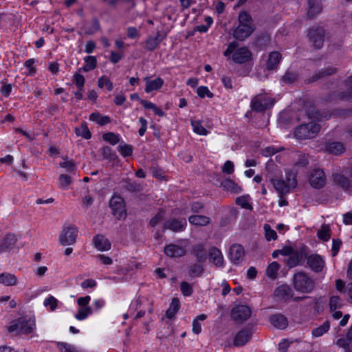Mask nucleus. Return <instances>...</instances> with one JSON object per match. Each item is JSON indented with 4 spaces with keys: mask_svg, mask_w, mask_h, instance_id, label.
Instances as JSON below:
<instances>
[{
    "mask_svg": "<svg viewBox=\"0 0 352 352\" xmlns=\"http://www.w3.org/2000/svg\"><path fill=\"white\" fill-rule=\"evenodd\" d=\"M239 25L234 30L233 36L239 41H244L253 32L254 28L252 16L245 11H242L238 16Z\"/></svg>",
    "mask_w": 352,
    "mask_h": 352,
    "instance_id": "1",
    "label": "nucleus"
},
{
    "mask_svg": "<svg viewBox=\"0 0 352 352\" xmlns=\"http://www.w3.org/2000/svg\"><path fill=\"white\" fill-rule=\"evenodd\" d=\"M239 44L236 41L230 43L224 51L223 55L226 57H229L232 54V60L236 64H242L250 60L251 51L246 47L237 48Z\"/></svg>",
    "mask_w": 352,
    "mask_h": 352,
    "instance_id": "2",
    "label": "nucleus"
},
{
    "mask_svg": "<svg viewBox=\"0 0 352 352\" xmlns=\"http://www.w3.org/2000/svg\"><path fill=\"white\" fill-rule=\"evenodd\" d=\"M293 285L297 292L309 294L314 289L315 282L306 272L299 271L294 274Z\"/></svg>",
    "mask_w": 352,
    "mask_h": 352,
    "instance_id": "3",
    "label": "nucleus"
},
{
    "mask_svg": "<svg viewBox=\"0 0 352 352\" xmlns=\"http://www.w3.org/2000/svg\"><path fill=\"white\" fill-rule=\"evenodd\" d=\"M36 327L35 319L31 317H21L14 320L8 327L10 333L17 331L19 334H29Z\"/></svg>",
    "mask_w": 352,
    "mask_h": 352,
    "instance_id": "4",
    "label": "nucleus"
},
{
    "mask_svg": "<svg viewBox=\"0 0 352 352\" xmlns=\"http://www.w3.org/2000/svg\"><path fill=\"white\" fill-rule=\"evenodd\" d=\"M286 180L287 182H285L282 179L274 178L270 179V183L279 195L287 194L290 188H295L297 185L296 176L292 173L286 175Z\"/></svg>",
    "mask_w": 352,
    "mask_h": 352,
    "instance_id": "5",
    "label": "nucleus"
},
{
    "mask_svg": "<svg viewBox=\"0 0 352 352\" xmlns=\"http://www.w3.org/2000/svg\"><path fill=\"white\" fill-rule=\"evenodd\" d=\"M320 130V126L315 122L301 124L296 129L295 137L299 140L314 138Z\"/></svg>",
    "mask_w": 352,
    "mask_h": 352,
    "instance_id": "6",
    "label": "nucleus"
},
{
    "mask_svg": "<svg viewBox=\"0 0 352 352\" xmlns=\"http://www.w3.org/2000/svg\"><path fill=\"white\" fill-rule=\"evenodd\" d=\"M274 104V100L267 93H260L256 95L251 100V109L257 112H261L270 108Z\"/></svg>",
    "mask_w": 352,
    "mask_h": 352,
    "instance_id": "7",
    "label": "nucleus"
},
{
    "mask_svg": "<svg viewBox=\"0 0 352 352\" xmlns=\"http://www.w3.org/2000/svg\"><path fill=\"white\" fill-rule=\"evenodd\" d=\"M109 207L112 214L117 219H125L126 210L123 199L119 195H114L109 201Z\"/></svg>",
    "mask_w": 352,
    "mask_h": 352,
    "instance_id": "8",
    "label": "nucleus"
},
{
    "mask_svg": "<svg viewBox=\"0 0 352 352\" xmlns=\"http://www.w3.org/2000/svg\"><path fill=\"white\" fill-rule=\"evenodd\" d=\"M307 36L314 47L320 49L324 43V30L321 27H313L308 30Z\"/></svg>",
    "mask_w": 352,
    "mask_h": 352,
    "instance_id": "9",
    "label": "nucleus"
},
{
    "mask_svg": "<svg viewBox=\"0 0 352 352\" xmlns=\"http://www.w3.org/2000/svg\"><path fill=\"white\" fill-rule=\"evenodd\" d=\"M78 228L72 226L64 228L60 234V242L63 245H71L76 243Z\"/></svg>",
    "mask_w": 352,
    "mask_h": 352,
    "instance_id": "10",
    "label": "nucleus"
},
{
    "mask_svg": "<svg viewBox=\"0 0 352 352\" xmlns=\"http://www.w3.org/2000/svg\"><path fill=\"white\" fill-rule=\"evenodd\" d=\"M307 253L305 248H302L293 250V253L285 260V263L289 268L300 265L307 258Z\"/></svg>",
    "mask_w": 352,
    "mask_h": 352,
    "instance_id": "11",
    "label": "nucleus"
},
{
    "mask_svg": "<svg viewBox=\"0 0 352 352\" xmlns=\"http://www.w3.org/2000/svg\"><path fill=\"white\" fill-rule=\"evenodd\" d=\"M309 181L313 188L316 189L322 188L327 181L323 170L320 168L313 169L309 174Z\"/></svg>",
    "mask_w": 352,
    "mask_h": 352,
    "instance_id": "12",
    "label": "nucleus"
},
{
    "mask_svg": "<svg viewBox=\"0 0 352 352\" xmlns=\"http://www.w3.org/2000/svg\"><path fill=\"white\" fill-rule=\"evenodd\" d=\"M307 263L312 271L317 273L322 272L325 265L324 260L317 254H312L307 256Z\"/></svg>",
    "mask_w": 352,
    "mask_h": 352,
    "instance_id": "13",
    "label": "nucleus"
},
{
    "mask_svg": "<svg viewBox=\"0 0 352 352\" xmlns=\"http://www.w3.org/2000/svg\"><path fill=\"white\" fill-rule=\"evenodd\" d=\"M187 226V221L185 219H177L175 218L166 221L163 227V230H170L175 232L184 231Z\"/></svg>",
    "mask_w": 352,
    "mask_h": 352,
    "instance_id": "14",
    "label": "nucleus"
},
{
    "mask_svg": "<svg viewBox=\"0 0 352 352\" xmlns=\"http://www.w3.org/2000/svg\"><path fill=\"white\" fill-rule=\"evenodd\" d=\"M250 314V309L246 305H237L232 309L231 312L232 318L238 322L248 320Z\"/></svg>",
    "mask_w": 352,
    "mask_h": 352,
    "instance_id": "15",
    "label": "nucleus"
},
{
    "mask_svg": "<svg viewBox=\"0 0 352 352\" xmlns=\"http://www.w3.org/2000/svg\"><path fill=\"white\" fill-rule=\"evenodd\" d=\"M347 173L346 170H343L333 175L334 183L345 190L352 188V181L346 176Z\"/></svg>",
    "mask_w": 352,
    "mask_h": 352,
    "instance_id": "16",
    "label": "nucleus"
},
{
    "mask_svg": "<svg viewBox=\"0 0 352 352\" xmlns=\"http://www.w3.org/2000/svg\"><path fill=\"white\" fill-rule=\"evenodd\" d=\"M245 251L240 244H234L230 248L229 258L234 264L241 263L244 258Z\"/></svg>",
    "mask_w": 352,
    "mask_h": 352,
    "instance_id": "17",
    "label": "nucleus"
},
{
    "mask_svg": "<svg viewBox=\"0 0 352 352\" xmlns=\"http://www.w3.org/2000/svg\"><path fill=\"white\" fill-rule=\"evenodd\" d=\"M209 260L217 267H224V258L221 251L216 247H212L209 250Z\"/></svg>",
    "mask_w": 352,
    "mask_h": 352,
    "instance_id": "18",
    "label": "nucleus"
},
{
    "mask_svg": "<svg viewBox=\"0 0 352 352\" xmlns=\"http://www.w3.org/2000/svg\"><path fill=\"white\" fill-rule=\"evenodd\" d=\"M164 252L169 257H182L186 254L185 248L177 244H169L164 247Z\"/></svg>",
    "mask_w": 352,
    "mask_h": 352,
    "instance_id": "19",
    "label": "nucleus"
},
{
    "mask_svg": "<svg viewBox=\"0 0 352 352\" xmlns=\"http://www.w3.org/2000/svg\"><path fill=\"white\" fill-rule=\"evenodd\" d=\"M252 333L248 329H242L239 333H236L234 340V345L236 346H241L245 345L249 340L251 339Z\"/></svg>",
    "mask_w": 352,
    "mask_h": 352,
    "instance_id": "20",
    "label": "nucleus"
},
{
    "mask_svg": "<svg viewBox=\"0 0 352 352\" xmlns=\"http://www.w3.org/2000/svg\"><path fill=\"white\" fill-rule=\"evenodd\" d=\"M144 80L146 84V93H151L153 91H157L164 85V80L160 77H157L153 80H151L148 77H145Z\"/></svg>",
    "mask_w": 352,
    "mask_h": 352,
    "instance_id": "21",
    "label": "nucleus"
},
{
    "mask_svg": "<svg viewBox=\"0 0 352 352\" xmlns=\"http://www.w3.org/2000/svg\"><path fill=\"white\" fill-rule=\"evenodd\" d=\"M93 241L94 247L99 251H107L111 249L110 241L103 235H96L94 237Z\"/></svg>",
    "mask_w": 352,
    "mask_h": 352,
    "instance_id": "22",
    "label": "nucleus"
},
{
    "mask_svg": "<svg viewBox=\"0 0 352 352\" xmlns=\"http://www.w3.org/2000/svg\"><path fill=\"white\" fill-rule=\"evenodd\" d=\"M270 321L274 327L280 329H284L288 326L287 318L281 314L271 316Z\"/></svg>",
    "mask_w": 352,
    "mask_h": 352,
    "instance_id": "23",
    "label": "nucleus"
},
{
    "mask_svg": "<svg viewBox=\"0 0 352 352\" xmlns=\"http://www.w3.org/2000/svg\"><path fill=\"white\" fill-rule=\"evenodd\" d=\"M188 221L195 226H206L211 222V219L205 215L194 214L188 217Z\"/></svg>",
    "mask_w": 352,
    "mask_h": 352,
    "instance_id": "24",
    "label": "nucleus"
},
{
    "mask_svg": "<svg viewBox=\"0 0 352 352\" xmlns=\"http://www.w3.org/2000/svg\"><path fill=\"white\" fill-rule=\"evenodd\" d=\"M308 11L307 18L313 19L322 10V6L319 0H308Z\"/></svg>",
    "mask_w": 352,
    "mask_h": 352,
    "instance_id": "25",
    "label": "nucleus"
},
{
    "mask_svg": "<svg viewBox=\"0 0 352 352\" xmlns=\"http://www.w3.org/2000/svg\"><path fill=\"white\" fill-rule=\"evenodd\" d=\"M274 294L278 298L288 300L293 296V291L287 285H282L275 289Z\"/></svg>",
    "mask_w": 352,
    "mask_h": 352,
    "instance_id": "26",
    "label": "nucleus"
},
{
    "mask_svg": "<svg viewBox=\"0 0 352 352\" xmlns=\"http://www.w3.org/2000/svg\"><path fill=\"white\" fill-rule=\"evenodd\" d=\"M325 150L331 154L339 155L345 151V147L341 142H333L326 144Z\"/></svg>",
    "mask_w": 352,
    "mask_h": 352,
    "instance_id": "27",
    "label": "nucleus"
},
{
    "mask_svg": "<svg viewBox=\"0 0 352 352\" xmlns=\"http://www.w3.org/2000/svg\"><path fill=\"white\" fill-rule=\"evenodd\" d=\"M192 254L197 258L198 263H204L207 258V254L203 244H197L192 248Z\"/></svg>",
    "mask_w": 352,
    "mask_h": 352,
    "instance_id": "28",
    "label": "nucleus"
},
{
    "mask_svg": "<svg viewBox=\"0 0 352 352\" xmlns=\"http://www.w3.org/2000/svg\"><path fill=\"white\" fill-rule=\"evenodd\" d=\"M282 58L281 54L278 52H272L266 63V67L269 70L276 68Z\"/></svg>",
    "mask_w": 352,
    "mask_h": 352,
    "instance_id": "29",
    "label": "nucleus"
},
{
    "mask_svg": "<svg viewBox=\"0 0 352 352\" xmlns=\"http://www.w3.org/2000/svg\"><path fill=\"white\" fill-rule=\"evenodd\" d=\"M222 187L227 191L239 194L242 191V188L233 180L226 179L221 182Z\"/></svg>",
    "mask_w": 352,
    "mask_h": 352,
    "instance_id": "30",
    "label": "nucleus"
},
{
    "mask_svg": "<svg viewBox=\"0 0 352 352\" xmlns=\"http://www.w3.org/2000/svg\"><path fill=\"white\" fill-rule=\"evenodd\" d=\"M16 276L10 273L3 272L0 274V283L6 286H14L17 283Z\"/></svg>",
    "mask_w": 352,
    "mask_h": 352,
    "instance_id": "31",
    "label": "nucleus"
},
{
    "mask_svg": "<svg viewBox=\"0 0 352 352\" xmlns=\"http://www.w3.org/2000/svg\"><path fill=\"white\" fill-rule=\"evenodd\" d=\"M345 85L348 90L347 93H339L337 98L343 101H352V76L345 81Z\"/></svg>",
    "mask_w": 352,
    "mask_h": 352,
    "instance_id": "32",
    "label": "nucleus"
},
{
    "mask_svg": "<svg viewBox=\"0 0 352 352\" xmlns=\"http://www.w3.org/2000/svg\"><path fill=\"white\" fill-rule=\"evenodd\" d=\"M89 120L96 122L100 126H104L111 122V118L108 116H102L98 112H94L89 116Z\"/></svg>",
    "mask_w": 352,
    "mask_h": 352,
    "instance_id": "33",
    "label": "nucleus"
},
{
    "mask_svg": "<svg viewBox=\"0 0 352 352\" xmlns=\"http://www.w3.org/2000/svg\"><path fill=\"white\" fill-rule=\"evenodd\" d=\"M204 268L202 264L196 263L188 268V274L192 278L200 277L204 273Z\"/></svg>",
    "mask_w": 352,
    "mask_h": 352,
    "instance_id": "34",
    "label": "nucleus"
},
{
    "mask_svg": "<svg viewBox=\"0 0 352 352\" xmlns=\"http://www.w3.org/2000/svg\"><path fill=\"white\" fill-rule=\"evenodd\" d=\"M17 239L14 234H7L3 239L2 245H0V252H2L5 250L8 249L14 245Z\"/></svg>",
    "mask_w": 352,
    "mask_h": 352,
    "instance_id": "35",
    "label": "nucleus"
},
{
    "mask_svg": "<svg viewBox=\"0 0 352 352\" xmlns=\"http://www.w3.org/2000/svg\"><path fill=\"white\" fill-rule=\"evenodd\" d=\"M97 66L96 58L94 56H88L85 58V65L79 71L82 70L85 72L94 69Z\"/></svg>",
    "mask_w": 352,
    "mask_h": 352,
    "instance_id": "36",
    "label": "nucleus"
},
{
    "mask_svg": "<svg viewBox=\"0 0 352 352\" xmlns=\"http://www.w3.org/2000/svg\"><path fill=\"white\" fill-rule=\"evenodd\" d=\"M162 39L160 38V32H157L155 36H149L146 41V48L148 51H153L160 43Z\"/></svg>",
    "mask_w": 352,
    "mask_h": 352,
    "instance_id": "37",
    "label": "nucleus"
},
{
    "mask_svg": "<svg viewBox=\"0 0 352 352\" xmlns=\"http://www.w3.org/2000/svg\"><path fill=\"white\" fill-rule=\"evenodd\" d=\"M179 300L178 298H173L170 304L169 308L166 312V316L171 319L173 318L175 314L179 311Z\"/></svg>",
    "mask_w": 352,
    "mask_h": 352,
    "instance_id": "38",
    "label": "nucleus"
},
{
    "mask_svg": "<svg viewBox=\"0 0 352 352\" xmlns=\"http://www.w3.org/2000/svg\"><path fill=\"white\" fill-rule=\"evenodd\" d=\"M330 329V322L327 320L322 325L314 328L311 331V334L314 337H320L327 333Z\"/></svg>",
    "mask_w": 352,
    "mask_h": 352,
    "instance_id": "39",
    "label": "nucleus"
},
{
    "mask_svg": "<svg viewBox=\"0 0 352 352\" xmlns=\"http://www.w3.org/2000/svg\"><path fill=\"white\" fill-rule=\"evenodd\" d=\"M280 267V266L277 262L271 263L266 269V275L272 280L276 279Z\"/></svg>",
    "mask_w": 352,
    "mask_h": 352,
    "instance_id": "40",
    "label": "nucleus"
},
{
    "mask_svg": "<svg viewBox=\"0 0 352 352\" xmlns=\"http://www.w3.org/2000/svg\"><path fill=\"white\" fill-rule=\"evenodd\" d=\"M140 103L145 109L153 110L155 114L160 117H163L164 116V112L160 108L157 107L154 103L146 100H140Z\"/></svg>",
    "mask_w": 352,
    "mask_h": 352,
    "instance_id": "41",
    "label": "nucleus"
},
{
    "mask_svg": "<svg viewBox=\"0 0 352 352\" xmlns=\"http://www.w3.org/2000/svg\"><path fill=\"white\" fill-rule=\"evenodd\" d=\"M296 159L295 160V167L305 168L309 164L308 155L302 153H297L296 154Z\"/></svg>",
    "mask_w": 352,
    "mask_h": 352,
    "instance_id": "42",
    "label": "nucleus"
},
{
    "mask_svg": "<svg viewBox=\"0 0 352 352\" xmlns=\"http://www.w3.org/2000/svg\"><path fill=\"white\" fill-rule=\"evenodd\" d=\"M317 236L320 239L324 241H329L331 237V229L329 226L327 224L322 225L321 228L318 230Z\"/></svg>",
    "mask_w": 352,
    "mask_h": 352,
    "instance_id": "43",
    "label": "nucleus"
},
{
    "mask_svg": "<svg viewBox=\"0 0 352 352\" xmlns=\"http://www.w3.org/2000/svg\"><path fill=\"white\" fill-rule=\"evenodd\" d=\"M191 126L193 131L200 135H206L208 133V130L204 127L200 121L192 120Z\"/></svg>",
    "mask_w": 352,
    "mask_h": 352,
    "instance_id": "44",
    "label": "nucleus"
},
{
    "mask_svg": "<svg viewBox=\"0 0 352 352\" xmlns=\"http://www.w3.org/2000/svg\"><path fill=\"white\" fill-rule=\"evenodd\" d=\"M93 312L92 308L90 307H81L78 310V312L75 315V318L78 320H85L88 317L89 315Z\"/></svg>",
    "mask_w": 352,
    "mask_h": 352,
    "instance_id": "45",
    "label": "nucleus"
},
{
    "mask_svg": "<svg viewBox=\"0 0 352 352\" xmlns=\"http://www.w3.org/2000/svg\"><path fill=\"white\" fill-rule=\"evenodd\" d=\"M235 202L243 208L248 210H251L252 208V206L250 203L249 195L240 196L236 199Z\"/></svg>",
    "mask_w": 352,
    "mask_h": 352,
    "instance_id": "46",
    "label": "nucleus"
},
{
    "mask_svg": "<svg viewBox=\"0 0 352 352\" xmlns=\"http://www.w3.org/2000/svg\"><path fill=\"white\" fill-rule=\"evenodd\" d=\"M102 139L111 145H116L120 142V135L112 132H109L102 135Z\"/></svg>",
    "mask_w": 352,
    "mask_h": 352,
    "instance_id": "47",
    "label": "nucleus"
},
{
    "mask_svg": "<svg viewBox=\"0 0 352 352\" xmlns=\"http://www.w3.org/2000/svg\"><path fill=\"white\" fill-rule=\"evenodd\" d=\"M75 131L78 136H81L86 140H89L91 137V132L85 124H81L79 127L76 128Z\"/></svg>",
    "mask_w": 352,
    "mask_h": 352,
    "instance_id": "48",
    "label": "nucleus"
},
{
    "mask_svg": "<svg viewBox=\"0 0 352 352\" xmlns=\"http://www.w3.org/2000/svg\"><path fill=\"white\" fill-rule=\"evenodd\" d=\"M98 85L100 88L106 87L109 91L113 89V82L106 76H102L98 79Z\"/></svg>",
    "mask_w": 352,
    "mask_h": 352,
    "instance_id": "49",
    "label": "nucleus"
},
{
    "mask_svg": "<svg viewBox=\"0 0 352 352\" xmlns=\"http://www.w3.org/2000/svg\"><path fill=\"white\" fill-rule=\"evenodd\" d=\"M352 336H349V333L346 334V338H341L337 340L336 344L338 346L342 348L347 351L349 347V344L351 343Z\"/></svg>",
    "mask_w": 352,
    "mask_h": 352,
    "instance_id": "50",
    "label": "nucleus"
},
{
    "mask_svg": "<svg viewBox=\"0 0 352 352\" xmlns=\"http://www.w3.org/2000/svg\"><path fill=\"white\" fill-rule=\"evenodd\" d=\"M342 302L341 298L338 296H332L329 299V307L331 311H335L337 309L341 308Z\"/></svg>",
    "mask_w": 352,
    "mask_h": 352,
    "instance_id": "51",
    "label": "nucleus"
},
{
    "mask_svg": "<svg viewBox=\"0 0 352 352\" xmlns=\"http://www.w3.org/2000/svg\"><path fill=\"white\" fill-rule=\"evenodd\" d=\"M58 185L61 189L65 190L68 185H69L72 180L71 176L66 174H61L58 177Z\"/></svg>",
    "mask_w": 352,
    "mask_h": 352,
    "instance_id": "52",
    "label": "nucleus"
},
{
    "mask_svg": "<svg viewBox=\"0 0 352 352\" xmlns=\"http://www.w3.org/2000/svg\"><path fill=\"white\" fill-rule=\"evenodd\" d=\"M72 82L77 86L78 89L84 90V85L85 80V77L82 75L78 73H76L73 76Z\"/></svg>",
    "mask_w": 352,
    "mask_h": 352,
    "instance_id": "53",
    "label": "nucleus"
},
{
    "mask_svg": "<svg viewBox=\"0 0 352 352\" xmlns=\"http://www.w3.org/2000/svg\"><path fill=\"white\" fill-rule=\"evenodd\" d=\"M180 290L184 296H190L193 293L192 287L186 281H182L180 283Z\"/></svg>",
    "mask_w": 352,
    "mask_h": 352,
    "instance_id": "54",
    "label": "nucleus"
},
{
    "mask_svg": "<svg viewBox=\"0 0 352 352\" xmlns=\"http://www.w3.org/2000/svg\"><path fill=\"white\" fill-rule=\"evenodd\" d=\"M264 230L265 238L267 241L276 240L277 239V234L275 230L271 228L268 224L264 225Z\"/></svg>",
    "mask_w": 352,
    "mask_h": 352,
    "instance_id": "55",
    "label": "nucleus"
},
{
    "mask_svg": "<svg viewBox=\"0 0 352 352\" xmlns=\"http://www.w3.org/2000/svg\"><path fill=\"white\" fill-rule=\"evenodd\" d=\"M43 305L45 307H50L51 311H54L58 306V300L56 298L52 296H50L47 298L45 299L43 302Z\"/></svg>",
    "mask_w": 352,
    "mask_h": 352,
    "instance_id": "56",
    "label": "nucleus"
},
{
    "mask_svg": "<svg viewBox=\"0 0 352 352\" xmlns=\"http://www.w3.org/2000/svg\"><path fill=\"white\" fill-rule=\"evenodd\" d=\"M118 151L121 155L124 157L131 156L133 153V147L129 144L119 145Z\"/></svg>",
    "mask_w": 352,
    "mask_h": 352,
    "instance_id": "57",
    "label": "nucleus"
},
{
    "mask_svg": "<svg viewBox=\"0 0 352 352\" xmlns=\"http://www.w3.org/2000/svg\"><path fill=\"white\" fill-rule=\"evenodd\" d=\"M197 94L200 98H204L207 96L209 98L213 97V94L208 89L206 86H200L197 89Z\"/></svg>",
    "mask_w": 352,
    "mask_h": 352,
    "instance_id": "58",
    "label": "nucleus"
},
{
    "mask_svg": "<svg viewBox=\"0 0 352 352\" xmlns=\"http://www.w3.org/2000/svg\"><path fill=\"white\" fill-rule=\"evenodd\" d=\"M58 346L60 352H78L74 345L65 342L58 343Z\"/></svg>",
    "mask_w": 352,
    "mask_h": 352,
    "instance_id": "59",
    "label": "nucleus"
},
{
    "mask_svg": "<svg viewBox=\"0 0 352 352\" xmlns=\"http://www.w3.org/2000/svg\"><path fill=\"white\" fill-rule=\"evenodd\" d=\"M59 165L70 173H74L76 170V166L72 161H64L60 162Z\"/></svg>",
    "mask_w": 352,
    "mask_h": 352,
    "instance_id": "60",
    "label": "nucleus"
},
{
    "mask_svg": "<svg viewBox=\"0 0 352 352\" xmlns=\"http://www.w3.org/2000/svg\"><path fill=\"white\" fill-rule=\"evenodd\" d=\"M342 245V241L341 240L338 239H333L332 241V248H331V254L332 256H336Z\"/></svg>",
    "mask_w": 352,
    "mask_h": 352,
    "instance_id": "61",
    "label": "nucleus"
},
{
    "mask_svg": "<svg viewBox=\"0 0 352 352\" xmlns=\"http://www.w3.org/2000/svg\"><path fill=\"white\" fill-rule=\"evenodd\" d=\"M234 170V163L230 160L226 161L222 167V172L224 173L230 175V174L233 173Z\"/></svg>",
    "mask_w": 352,
    "mask_h": 352,
    "instance_id": "62",
    "label": "nucleus"
},
{
    "mask_svg": "<svg viewBox=\"0 0 352 352\" xmlns=\"http://www.w3.org/2000/svg\"><path fill=\"white\" fill-rule=\"evenodd\" d=\"M100 30V23L98 20H94L85 33L87 34H93Z\"/></svg>",
    "mask_w": 352,
    "mask_h": 352,
    "instance_id": "63",
    "label": "nucleus"
},
{
    "mask_svg": "<svg viewBox=\"0 0 352 352\" xmlns=\"http://www.w3.org/2000/svg\"><path fill=\"white\" fill-rule=\"evenodd\" d=\"M344 294L347 300L352 303V282L346 286V289L344 291Z\"/></svg>",
    "mask_w": 352,
    "mask_h": 352,
    "instance_id": "64",
    "label": "nucleus"
}]
</instances>
